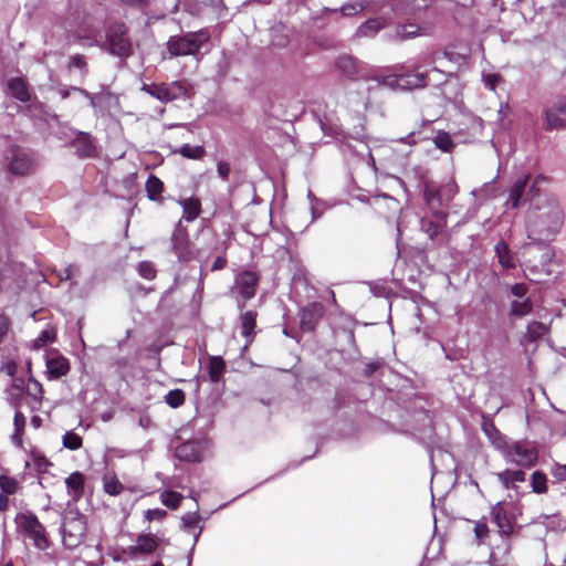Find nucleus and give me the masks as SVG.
<instances>
[{
    "label": "nucleus",
    "mask_w": 566,
    "mask_h": 566,
    "mask_svg": "<svg viewBox=\"0 0 566 566\" xmlns=\"http://www.w3.org/2000/svg\"><path fill=\"white\" fill-rule=\"evenodd\" d=\"M546 181L545 176L538 175L528 187L531 209L526 227L528 239L536 243L553 241L564 224V211L557 199L552 193L542 192L539 188Z\"/></svg>",
    "instance_id": "f257e3e1"
},
{
    "label": "nucleus",
    "mask_w": 566,
    "mask_h": 566,
    "mask_svg": "<svg viewBox=\"0 0 566 566\" xmlns=\"http://www.w3.org/2000/svg\"><path fill=\"white\" fill-rule=\"evenodd\" d=\"M494 431L500 440L499 442L494 441V446L502 451L507 461L525 468L536 464L538 452L532 442L507 441L497 429H494Z\"/></svg>",
    "instance_id": "f03ea898"
},
{
    "label": "nucleus",
    "mask_w": 566,
    "mask_h": 566,
    "mask_svg": "<svg viewBox=\"0 0 566 566\" xmlns=\"http://www.w3.org/2000/svg\"><path fill=\"white\" fill-rule=\"evenodd\" d=\"M428 85V74L419 70L394 73L385 76L375 77L371 83L365 87L370 92L374 88L385 86L391 90H416Z\"/></svg>",
    "instance_id": "7ed1b4c3"
},
{
    "label": "nucleus",
    "mask_w": 566,
    "mask_h": 566,
    "mask_svg": "<svg viewBox=\"0 0 566 566\" xmlns=\"http://www.w3.org/2000/svg\"><path fill=\"white\" fill-rule=\"evenodd\" d=\"M129 29L124 22H112L105 31V50L118 57H128L133 54V44L128 34Z\"/></svg>",
    "instance_id": "20e7f679"
},
{
    "label": "nucleus",
    "mask_w": 566,
    "mask_h": 566,
    "mask_svg": "<svg viewBox=\"0 0 566 566\" xmlns=\"http://www.w3.org/2000/svg\"><path fill=\"white\" fill-rule=\"evenodd\" d=\"M209 39V32L203 29L184 35H174L169 38L167 49L171 56L196 55Z\"/></svg>",
    "instance_id": "39448f33"
},
{
    "label": "nucleus",
    "mask_w": 566,
    "mask_h": 566,
    "mask_svg": "<svg viewBox=\"0 0 566 566\" xmlns=\"http://www.w3.org/2000/svg\"><path fill=\"white\" fill-rule=\"evenodd\" d=\"M86 533V522L85 517L80 513H76L74 516L64 517L63 524L61 526V534L63 545L73 549L77 547Z\"/></svg>",
    "instance_id": "423d86ee"
},
{
    "label": "nucleus",
    "mask_w": 566,
    "mask_h": 566,
    "mask_svg": "<svg viewBox=\"0 0 566 566\" xmlns=\"http://www.w3.org/2000/svg\"><path fill=\"white\" fill-rule=\"evenodd\" d=\"M8 169L17 176H24L31 172L35 167L32 155L24 148L11 146L8 155Z\"/></svg>",
    "instance_id": "0eeeda50"
},
{
    "label": "nucleus",
    "mask_w": 566,
    "mask_h": 566,
    "mask_svg": "<svg viewBox=\"0 0 566 566\" xmlns=\"http://www.w3.org/2000/svg\"><path fill=\"white\" fill-rule=\"evenodd\" d=\"M18 521L20 526L33 539L35 547H38L39 549H46L49 547V541L46 538L45 528L34 514H20L18 516Z\"/></svg>",
    "instance_id": "6e6552de"
},
{
    "label": "nucleus",
    "mask_w": 566,
    "mask_h": 566,
    "mask_svg": "<svg viewBox=\"0 0 566 566\" xmlns=\"http://www.w3.org/2000/svg\"><path fill=\"white\" fill-rule=\"evenodd\" d=\"M491 522L497 527V533L509 537L514 531V518L510 514L509 504L500 501L490 511Z\"/></svg>",
    "instance_id": "1a4fd4ad"
},
{
    "label": "nucleus",
    "mask_w": 566,
    "mask_h": 566,
    "mask_svg": "<svg viewBox=\"0 0 566 566\" xmlns=\"http://www.w3.org/2000/svg\"><path fill=\"white\" fill-rule=\"evenodd\" d=\"M208 441L205 439H193L180 443L175 451L176 457L186 462H200L207 449Z\"/></svg>",
    "instance_id": "9d476101"
},
{
    "label": "nucleus",
    "mask_w": 566,
    "mask_h": 566,
    "mask_svg": "<svg viewBox=\"0 0 566 566\" xmlns=\"http://www.w3.org/2000/svg\"><path fill=\"white\" fill-rule=\"evenodd\" d=\"M543 114L546 130L551 132L566 126V98L557 99L553 105L546 107Z\"/></svg>",
    "instance_id": "9b49d317"
},
{
    "label": "nucleus",
    "mask_w": 566,
    "mask_h": 566,
    "mask_svg": "<svg viewBox=\"0 0 566 566\" xmlns=\"http://www.w3.org/2000/svg\"><path fill=\"white\" fill-rule=\"evenodd\" d=\"M423 198L430 211L437 217L443 219L446 217L444 208L449 205L444 201L438 186L426 184L423 188Z\"/></svg>",
    "instance_id": "f8f14e48"
},
{
    "label": "nucleus",
    "mask_w": 566,
    "mask_h": 566,
    "mask_svg": "<svg viewBox=\"0 0 566 566\" xmlns=\"http://www.w3.org/2000/svg\"><path fill=\"white\" fill-rule=\"evenodd\" d=\"M171 247L180 262H188L192 259L188 234L186 230L181 228L180 222L172 232Z\"/></svg>",
    "instance_id": "ddd939ff"
},
{
    "label": "nucleus",
    "mask_w": 566,
    "mask_h": 566,
    "mask_svg": "<svg viewBox=\"0 0 566 566\" xmlns=\"http://www.w3.org/2000/svg\"><path fill=\"white\" fill-rule=\"evenodd\" d=\"M324 315V306L318 302H313L303 307L300 312V327L303 332H313L318 321Z\"/></svg>",
    "instance_id": "4468645a"
},
{
    "label": "nucleus",
    "mask_w": 566,
    "mask_h": 566,
    "mask_svg": "<svg viewBox=\"0 0 566 566\" xmlns=\"http://www.w3.org/2000/svg\"><path fill=\"white\" fill-rule=\"evenodd\" d=\"M530 179L531 175L524 174L513 182L509 190L506 206L511 207L512 209H516L520 207L521 200L524 197L526 200L530 201L531 196L528 193V190L526 191V188L530 184Z\"/></svg>",
    "instance_id": "2eb2a0df"
},
{
    "label": "nucleus",
    "mask_w": 566,
    "mask_h": 566,
    "mask_svg": "<svg viewBox=\"0 0 566 566\" xmlns=\"http://www.w3.org/2000/svg\"><path fill=\"white\" fill-rule=\"evenodd\" d=\"M424 28L413 23H399L391 32L386 33L388 40L406 41L424 34Z\"/></svg>",
    "instance_id": "dca6fc26"
},
{
    "label": "nucleus",
    "mask_w": 566,
    "mask_h": 566,
    "mask_svg": "<svg viewBox=\"0 0 566 566\" xmlns=\"http://www.w3.org/2000/svg\"><path fill=\"white\" fill-rule=\"evenodd\" d=\"M258 282L259 277L252 271H244L235 277V284L239 289V293L244 300H250L255 295Z\"/></svg>",
    "instance_id": "f3484780"
},
{
    "label": "nucleus",
    "mask_w": 566,
    "mask_h": 566,
    "mask_svg": "<svg viewBox=\"0 0 566 566\" xmlns=\"http://www.w3.org/2000/svg\"><path fill=\"white\" fill-rule=\"evenodd\" d=\"M33 386V392L31 391V388H28L27 390L22 391V397L19 399V407L13 408L14 410H21L23 407H27L30 409V411H35L41 406V399H42V386L39 381L34 380L32 381Z\"/></svg>",
    "instance_id": "a211bd4d"
},
{
    "label": "nucleus",
    "mask_w": 566,
    "mask_h": 566,
    "mask_svg": "<svg viewBox=\"0 0 566 566\" xmlns=\"http://www.w3.org/2000/svg\"><path fill=\"white\" fill-rule=\"evenodd\" d=\"M387 24L388 19L385 17L369 18L357 28L355 36L358 39L375 38Z\"/></svg>",
    "instance_id": "6ab92c4d"
},
{
    "label": "nucleus",
    "mask_w": 566,
    "mask_h": 566,
    "mask_svg": "<svg viewBox=\"0 0 566 566\" xmlns=\"http://www.w3.org/2000/svg\"><path fill=\"white\" fill-rule=\"evenodd\" d=\"M70 370L69 360L61 356L54 355L46 360V373L49 379H59L62 376H65Z\"/></svg>",
    "instance_id": "aec40b11"
},
{
    "label": "nucleus",
    "mask_w": 566,
    "mask_h": 566,
    "mask_svg": "<svg viewBox=\"0 0 566 566\" xmlns=\"http://www.w3.org/2000/svg\"><path fill=\"white\" fill-rule=\"evenodd\" d=\"M182 208L181 220L187 222L195 221L201 213V202L198 198H180L177 201Z\"/></svg>",
    "instance_id": "412c9836"
},
{
    "label": "nucleus",
    "mask_w": 566,
    "mask_h": 566,
    "mask_svg": "<svg viewBox=\"0 0 566 566\" xmlns=\"http://www.w3.org/2000/svg\"><path fill=\"white\" fill-rule=\"evenodd\" d=\"M85 476L81 472H73L65 479L67 493L73 501H78L84 494Z\"/></svg>",
    "instance_id": "4be33fe9"
},
{
    "label": "nucleus",
    "mask_w": 566,
    "mask_h": 566,
    "mask_svg": "<svg viewBox=\"0 0 566 566\" xmlns=\"http://www.w3.org/2000/svg\"><path fill=\"white\" fill-rule=\"evenodd\" d=\"M241 334L247 338L244 348L253 340L256 327V313L247 311L240 315Z\"/></svg>",
    "instance_id": "5701e85b"
},
{
    "label": "nucleus",
    "mask_w": 566,
    "mask_h": 566,
    "mask_svg": "<svg viewBox=\"0 0 566 566\" xmlns=\"http://www.w3.org/2000/svg\"><path fill=\"white\" fill-rule=\"evenodd\" d=\"M158 547L156 538L150 534H142L137 537L136 545L129 547L132 556L137 554H151Z\"/></svg>",
    "instance_id": "b1692460"
},
{
    "label": "nucleus",
    "mask_w": 566,
    "mask_h": 566,
    "mask_svg": "<svg viewBox=\"0 0 566 566\" xmlns=\"http://www.w3.org/2000/svg\"><path fill=\"white\" fill-rule=\"evenodd\" d=\"M227 370V365L221 356H211L207 365L208 379L212 384H219Z\"/></svg>",
    "instance_id": "393cba45"
},
{
    "label": "nucleus",
    "mask_w": 566,
    "mask_h": 566,
    "mask_svg": "<svg viewBox=\"0 0 566 566\" xmlns=\"http://www.w3.org/2000/svg\"><path fill=\"white\" fill-rule=\"evenodd\" d=\"M168 103L176 99H188L192 95L191 87L185 81L167 83Z\"/></svg>",
    "instance_id": "a878e982"
},
{
    "label": "nucleus",
    "mask_w": 566,
    "mask_h": 566,
    "mask_svg": "<svg viewBox=\"0 0 566 566\" xmlns=\"http://www.w3.org/2000/svg\"><path fill=\"white\" fill-rule=\"evenodd\" d=\"M8 90L10 94L21 103H27L31 98L27 83L20 77L10 78L8 81Z\"/></svg>",
    "instance_id": "bb28decb"
},
{
    "label": "nucleus",
    "mask_w": 566,
    "mask_h": 566,
    "mask_svg": "<svg viewBox=\"0 0 566 566\" xmlns=\"http://www.w3.org/2000/svg\"><path fill=\"white\" fill-rule=\"evenodd\" d=\"M494 250L497 262L503 269L509 270L515 268V258L504 241L497 242Z\"/></svg>",
    "instance_id": "cd10ccee"
},
{
    "label": "nucleus",
    "mask_w": 566,
    "mask_h": 566,
    "mask_svg": "<svg viewBox=\"0 0 566 566\" xmlns=\"http://www.w3.org/2000/svg\"><path fill=\"white\" fill-rule=\"evenodd\" d=\"M525 472L522 470H505L496 473L499 481L505 489L513 488L516 483L525 481Z\"/></svg>",
    "instance_id": "c85d7f7f"
},
{
    "label": "nucleus",
    "mask_w": 566,
    "mask_h": 566,
    "mask_svg": "<svg viewBox=\"0 0 566 566\" xmlns=\"http://www.w3.org/2000/svg\"><path fill=\"white\" fill-rule=\"evenodd\" d=\"M74 146L76 148V153L81 157H92L95 153V147L90 138V136L85 133H78L75 140Z\"/></svg>",
    "instance_id": "c756f323"
},
{
    "label": "nucleus",
    "mask_w": 566,
    "mask_h": 566,
    "mask_svg": "<svg viewBox=\"0 0 566 566\" xmlns=\"http://www.w3.org/2000/svg\"><path fill=\"white\" fill-rule=\"evenodd\" d=\"M146 192L147 198L151 201H160L161 202V193L164 190V182L155 175H149L146 180Z\"/></svg>",
    "instance_id": "7c9ffc66"
},
{
    "label": "nucleus",
    "mask_w": 566,
    "mask_h": 566,
    "mask_svg": "<svg viewBox=\"0 0 566 566\" xmlns=\"http://www.w3.org/2000/svg\"><path fill=\"white\" fill-rule=\"evenodd\" d=\"M24 391V380L22 378L13 379L12 385L7 389V401L11 408L19 407V399L22 397Z\"/></svg>",
    "instance_id": "2f4dec72"
},
{
    "label": "nucleus",
    "mask_w": 566,
    "mask_h": 566,
    "mask_svg": "<svg viewBox=\"0 0 566 566\" xmlns=\"http://www.w3.org/2000/svg\"><path fill=\"white\" fill-rule=\"evenodd\" d=\"M142 91L149 94L151 97L160 101L161 103H168V90H167V83H150V84H143Z\"/></svg>",
    "instance_id": "473e14b6"
},
{
    "label": "nucleus",
    "mask_w": 566,
    "mask_h": 566,
    "mask_svg": "<svg viewBox=\"0 0 566 566\" xmlns=\"http://www.w3.org/2000/svg\"><path fill=\"white\" fill-rule=\"evenodd\" d=\"M533 310V302L530 297L514 300L511 302L510 315L523 317L530 314Z\"/></svg>",
    "instance_id": "72a5a7b5"
},
{
    "label": "nucleus",
    "mask_w": 566,
    "mask_h": 566,
    "mask_svg": "<svg viewBox=\"0 0 566 566\" xmlns=\"http://www.w3.org/2000/svg\"><path fill=\"white\" fill-rule=\"evenodd\" d=\"M174 154H180L182 157L188 159H201L206 151L202 146L190 144H184L179 148L172 150Z\"/></svg>",
    "instance_id": "f704fd0d"
},
{
    "label": "nucleus",
    "mask_w": 566,
    "mask_h": 566,
    "mask_svg": "<svg viewBox=\"0 0 566 566\" xmlns=\"http://www.w3.org/2000/svg\"><path fill=\"white\" fill-rule=\"evenodd\" d=\"M333 11L339 12L344 18H353L363 13L364 7L361 6V0H350Z\"/></svg>",
    "instance_id": "c9c22d12"
},
{
    "label": "nucleus",
    "mask_w": 566,
    "mask_h": 566,
    "mask_svg": "<svg viewBox=\"0 0 566 566\" xmlns=\"http://www.w3.org/2000/svg\"><path fill=\"white\" fill-rule=\"evenodd\" d=\"M547 331L548 328L546 324L533 321L527 325L525 337L531 342H535L543 337L547 333Z\"/></svg>",
    "instance_id": "e433bc0d"
},
{
    "label": "nucleus",
    "mask_w": 566,
    "mask_h": 566,
    "mask_svg": "<svg viewBox=\"0 0 566 566\" xmlns=\"http://www.w3.org/2000/svg\"><path fill=\"white\" fill-rule=\"evenodd\" d=\"M474 538L476 545H482L485 543L486 538L490 536V528L486 523V518L483 517L479 521H474Z\"/></svg>",
    "instance_id": "4c0bfd02"
},
{
    "label": "nucleus",
    "mask_w": 566,
    "mask_h": 566,
    "mask_svg": "<svg viewBox=\"0 0 566 566\" xmlns=\"http://www.w3.org/2000/svg\"><path fill=\"white\" fill-rule=\"evenodd\" d=\"M420 224L421 230L427 233L431 240H434L443 230V224L441 222H436L430 219H421Z\"/></svg>",
    "instance_id": "58836bf2"
},
{
    "label": "nucleus",
    "mask_w": 566,
    "mask_h": 566,
    "mask_svg": "<svg viewBox=\"0 0 566 566\" xmlns=\"http://www.w3.org/2000/svg\"><path fill=\"white\" fill-rule=\"evenodd\" d=\"M546 475L541 471L533 472L531 476V486L534 493L543 494L547 491Z\"/></svg>",
    "instance_id": "ea45409f"
},
{
    "label": "nucleus",
    "mask_w": 566,
    "mask_h": 566,
    "mask_svg": "<svg viewBox=\"0 0 566 566\" xmlns=\"http://www.w3.org/2000/svg\"><path fill=\"white\" fill-rule=\"evenodd\" d=\"M56 334L54 328L49 327L43 329L40 335L33 340V348L39 349L55 340Z\"/></svg>",
    "instance_id": "a19ab883"
},
{
    "label": "nucleus",
    "mask_w": 566,
    "mask_h": 566,
    "mask_svg": "<svg viewBox=\"0 0 566 566\" xmlns=\"http://www.w3.org/2000/svg\"><path fill=\"white\" fill-rule=\"evenodd\" d=\"M62 443L64 448L75 451L82 447L83 440L77 433L66 431L62 437Z\"/></svg>",
    "instance_id": "79ce46f5"
},
{
    "label": "nucleus",
    "mask_w": 566,
    "mask_h": 566,
    "mask_svg": "<svg viewBox=\"0 0 566 566\" xmlns=\"http://www.w3.org/2000/svg\"><path fill=\"white\" fill-rule=\"evenodd\" d=\"M160 500L168 509L176 510L182 500V495L176 491H165L161 493Z\"/></svg>",
    "instance_id": "37998d69"
},
{
    "label": "nucleus",
    "mask_w": 566,
    "mask_h": 566,
    "mask_svg": "<svg viewBox=\"0 0 566 566\" xmlns=\"http://www.w3.org/2000/svg\"><path fill=\"white\" fill-rule=\"evenodd\" d=\"M137 272L143 279L148 281L154 280L157 275L156 266L150 261H140L137 264Z\"/></svg>",
    "instance_id": "c03bdc74"
},
{
    "label": "nucleus",
    "mask_w": 566,
    "mask_h": 566,
    "mask_svg": "<svg viewBox=\"0 0 566 566\" xmlns=\"http://www.w3.org/2000/svg\"><path fill=\"white\" fill-rule=\"evenodd\" d=\"M18 489L19 482L14 478L8 475H0V493L12 495L17 493Z\"/></svg>",
    "instance_id": "a18cd8bd"
},
{
    "label": "nucleus",
    "mask_w": 566,
    "mask_h": 566,
    "mask_svg": "<svg viewBox=\"0 0 566 566\" xmlns=\"http://www.w3.org/2000/svg\"><path fill=\"white\" fill-rule=\"evenodd\" d=\"M165 402L171 408H178L185 402V392L181 389L169 390L165 396Z\"/></svg>",
    "instance_id": "49530a36"
},
{
    "label": "nucleus",
    "mask_w": 566,
    "mask_h": 566,
    "mask_svg": "<svg viewBox=\"0 0 566 566\" xmlns=\"http://www.w3.org/2000/svg\"><path fill=\"white\" fill-rule=\"evenodd\" d=\"M103 486L104 491L113 496L119 495L124 490L123 484L115 476H105Z\"/></svg>",
    "instance_id": "de8ad7c7"
},
{
    "label": "nucleus",
    "mask_w": 566,
    "mask_h": 566,
    "mask_svg": "<svg viewBox=\"0 0 566 566\" xmlns=\"http://www.w3.org/2000/svg\"><path fill=\"white\" fill-rule=\"evenodd\" d=\"M433 142L437 148L441 149L442 151H450L453 147L452 138L446 132H439L436 135Z\"/></svg>",
    "instance_id": "09e8293b"
},
{
    "label": "nucleus",
    "mask_w": 566,
    "mask_h": 566,
    "mask_svg": "<svg viewBox=\"0 0 566 566\" xmlns=\"http://www.w3.org/2000/svg\"><path fill=\"white\" fill-rule=\"evenodd\" d=\"M438 189L441 191L444 201H447L448 203L458 193V185L453 180L438 187Z\"/></svg>",
    "instance_id": "8fccbe9b"
},
{
    "label": "nucleus",
    "mask_w": 566,
    "mask_h": 566,
    "mask_svg": "<svg viewBox=\"0 0 566 566\" xmlns=\"http://www.w3.org/2000/svg\"><path fill=\"white\" fill-rule=\"evenodd\" d=\"M199 522H200V516L198 515L197 512L186 513L181 517L182 527L188 531L197 527L199 525Z\"/></svg>",
    "instance_id": "3c124183"
},
{
    "label": "nucleus",
    "mask_w": 566,
    "mask_h": 566,
    "mask_svg": "<svg viewBox=\"0 0 566 566\" xmlns=\"http://www.w3.org/2000/svg\"><path fill=\"white\" fill-rule=\"evenodd\" d=\"M361 6L364 7L363 13L376 14L382 9L384 3L379 0H361Z\"/></svg>",
    "instance_id": "603ef678"
},
{
    "label": "nucleus",
    "mask_w": 566,
    "mask_h": 566,
    "mask_svg": "<svg viewBox=\"0 0 566 566\" xmlns=\"http://www.w3.org/2000/svg\"><path fill=\"white\" fill-rule=\"evenodd\" d=\"M337 66L349 75L355 71V61L352 56H342L337 61Z\"/></svg>",
    "instance_id": "864d4df0"
},
{
    "label": "nucleus",
    "mask_w": 566,
    "mask_h": 566,
    "mask_svg": "<svg viewBox=\"0 0 566 566\" xmlns=\"http://www.w3.org/2000/svg\"><path fill=\"white\" fill-rule=\"evenodd\" d=\"M502 80L500 74L496 73H489L482 75L483 84L486 88L494 91L499 84V82Z\"/></svg>",
    "instance_id": "5fc2aeb1"
},
{
    "label": "nucleus",
    "mask_w": 566,
    "mask_h": 566,
    "mask_svg": "<svg viewBox=\"0 0 566 566\" xmlns=\"http://www.w3.org/2000/svg\"><path fill=\"white\" fill-rule=\"evenodd\" d=\"M551 473L557 481L566 482V463L560 464L554 462L551 469Z\"/></svg>",
    "instance_id": "6e6d98bb"
},
{
    "label": "nucleus",
    "mask_w": 566,
    "mask_h": 566,
    "mask_svg": "<svg viewBox=\"0 0 566 566\" xmlns=\"http://www.w3.org/2000/svg\"><path fill=\"white\" fill-rule=\"evenodd\" d=\"M69 66L70 67H74V69H78L82 72H87L86 60H85L84 55H81V54H75V55L71 56L70 57V62H69Z\"/></svg>",
    "instance_id": "4d7b16f0"
},
{
    "label": "nucleus",
    "mask_w": 566,
    "mask_h": 566,
    "mask_svg": "<svg viewBox=\"0 0 566 566\" xmlns=\"http://www.w3.org/2000/svg\"><path fill=\"white\" fill-rule=\"evenodd\" d=\"M27 418L21 410H14L13 426L17 432H23Z\"/></svg>",
    "instance_id": "13d9d810"
},
{
    "label": "nucleus",
    "mask_w": 566,
    "mask_h": 566,
    "mask_svg": "<svg viewBox=\"0 0 566 566\" xmlns=\"http://www.w3.org/2000/svg\"><path fill=\"white\" fill-rule=\"evenodd\" d=\"M307 196L311 200V213L312 220L314 221L323 214V209L319 208V201L313 196L311 191H308Z\"/></svg>",
    "instance_id": "bf43d9fd"
},
{
    "label": "nucleus",
    "mask_w": 566,
    "mask_h": 566,
    "mask_svg": "<svg viewBox=\"0 0 566 566\" xmlns=\"http://www.w3.org/2000/svg\"><path fill=\"white\" fill-rule=\"evenodd\" d=\"M511 294L516 297V300L527 297V285L524 283H516L511 287Z\"/></svg>",
    "instance_id": "052dcab7"
},
{
    "label": "nucleus",
    "mask_w": 566,
    "mask_h": 566,
    "mask_svg": "<svg viewBox=\"0 0 566 566\" xmlns=\"http://www.w3.org/2000/svg\"><path fill=\"white\" fill-rule=\"evenodd\" d=\"M167 512L163 509H153L146 511V518L148 521H161L166 517Z\"/></svg>",
    "instance_id": "680f3d73"
},
{
    "label": "nucleus",
    "mask_w": 566,
    "mask_h": 566,
    "mask_svg": "<svg viewBox=\"0 0 566 566\" xmlns=\"http://www.w3.org/2000/svg\"><path fill=\"white\" fill-rule=\"evenodd\" d=\"M77 271L78 268L75 264H69L63 271H61L60 279L62 281L71 280Z\"/></svg>",
    "instance_id": "e2e57ef3"
},
{
    "label": "nucleus",
    "mask_w": 566,
    "mask_h": 566,
    "mask_svg": "<svg viewBox=\"0 0 566 566\" xmlns=\"http://www.w3.org/2000/svg\"><path fill=\"white\" fill-rule=\"evenodd\" d=\"M217 172L222 179H224V180L228 179V177L231 172L230 165L226 161H219L217 164Z\"/></svg>",
    "instance_id": "0e129e2a"
},
{
    "label": "nucleus",
    "mask_w": 566,
    "mask_h": 566,
    "mask_svg": "<svg viewBox=\"0 0 566 566\" xmlns=\"http://www.w3.org/2000/svg\"><path fill=\"white\" fill-rule=\"evenodd\" d=\"M34 464L39 471L46 469L50 465V462L43 457H34Z\"/></svg>",
    "instance_id": "69168bd1"
},
{
    "label": "nucleus",
    "mask_w": 566,
    "mask_h": 566,
    "mask_svg": "<svg viewBox=\"0 0 566 566\" xmlns=\"http://www.w3.org/2000/svg\"><path fill=\"white\" fill-rule=\"evenodd\" d=\"M226 265H227V259L223 256H218V258H216V260L213 261V263L211 265V271L222 270L226 268Z\"/></svg>",
    "instance_id": "338daca9"
},
{
    "label": "nucleus",
    "mask_w": 566,
    "mask_h": 566,
    "mask_svg": "<svg viewBox=\"0 0 566 566\" xmlns=\"http://www.w3.org/2000/svg\"><path fill=\"white\" fill-rule=\"evenodd\" d=\"M494 429H496L493 424H490L489 427H484L485 433L489 436L490 440L494 444V441L499 442V436L495 433Z\"/></svg>",
    "instance_id": "774afa93"
}]
</instances>
